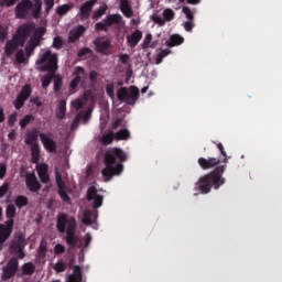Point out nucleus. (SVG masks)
I'll list each match as a JSON object with an SVG mask.
<instances>
[{"label": "nucleus", "instance_id": "4468645a", "mask_svg": "<svg viewBox=\"0 0 282 282\" xmlns=\"http://www.w3.org/2000/svg\"><path fill=\"white\" fill-rule=\"evenodd\" d=\"M12 235V221H4V225H0V251L3 250V243Z\"/></svg>", "mask_w": 282, "mask_h": 282}, {"label": "nucleus", "instance_id": "3c124183", "mask_svg": "<svg viewBox=\"0 0 282 282\" xmlns=\"http://www.w3.org/2000/svg\"><path fill=\"white\" fill-rule=\"evenodd\" d=\"M93 53V50H90L89 47H83L77 52V56L84 58L87 55H91Z\"/></svg>", "mask_w": 282, "mask_h": 282}, {"label": "nucleus", "instance_id": "f257e3e1", "mask_svg": "<svg viewBox=\"0 0 282 282\" xmlns=\"http://www.w3.org/2000/svg\"><path fill=\"white\" fill-rule=\"evenodd\" d=\"M56 230L58 234H66L65 242L70 249L78 247L79 237L76 235V218L66 213H59L56 217Z\"/></svg>", "mask_w": 282, "mask_h": 282}, {"label": "nucleus", "instance_id": "a19ab883", "mask_svg": "<svg viewBox=\"0 0 282 282\" xmlns=\"http://www.w3.org/2000/svg\"><path fill=\"white\" fill-rule=\"evenodd\" d=\"M163 19L166 21V22H171L172 20L175 19V12L174 10L172 9H165L163 11Z\"/></svg>", "mask_w": 282, "mask_h": 282}, {"label": "nucleus", "instance_id": "c03bdc74", "mask_svg": "<svg viewBox=\"0 0 282 282\" xmlns=\"http://www.w3.org/2000/svg\"><path fill=\"white\" fill-rule=\"evenodd\" d=\"M64 40L61 36H55L53 39V47L56 50H62L64 47Z\"/></svg>", "mask_w": 282, "mask_h": 282}, {"label": "nucleus", "instance_id": "9d476101", "mask_svg": "<svg viewBox=\"0 0 282 282\" xmlns=\"http://www.w3.org/2000/svg\"><path fill=\"white\" fill-rule=\"evenodd\" d=\"M34 30H35L34 23H23L17 29V32L13 36L15 37V40L20 42L21 47L25 45L28 39L31 36Z\"/></svg>", "mask_w": 282, "mask_h": 282}, {"label": "nucleus", "instance_id": "5701e85b", "mask_svg": "<svg viewBox=\"0 0 282 282\" xmlns=\"http://www.w3.org/2000/svg\"><path fill=\"white\" fill-rule=\"evenodd\" d=\"M73 75L75 77L72 79V82L69 84V87L72 89H76L78 87V85L80 84V82H82V76L80 75H86V70H85L84 67L78 66V67L75 68V72L73 73Z\"/></svg>", "mask_w": 282, "mask_h": 282}, {"label": "nucleus", "instance_id": "de8ad7c7", "mask_svg": "<svg viewBox=\"0 0 282 282\" xmlns=\"http://www.w3.org/2000/svg\"><path fill=\"white\" fill-rule=\"evenodd\" d=\"M44 2V11L46 14H50L51 10L55 6V0H43Z\"/></svg>", "mask_w": 282, "mask_h": 282}, {"label": "nucleus", "instance_id": "ea45409f", "mask_svg": "<svg viewBox=\"0 0 282 282\" xmlns=\"http://www.w3.org/2000/svg\"><path fill=\"white\" fill-rule=\"evenodd\" d=\"M107 10H108L107 4L100 6L96 11H94L93 19L101 18L104 14H106Z\"/></svg>", "mask_w": 282, "mask_h": 282}, {"label": "nucleus", "instance_id": "a878e982", "mask_svg": "<svg viewBox=\"0 0 282 282\" xmlns=\"http://www.w3.org/2000/svg\"><path fill=\"white\" fill-rule=\"evenodd\" d=\"M26 188L31 193H37L41 189V183L37 181L36 177H26L25 178Z\"/></svg>", "mask_w": 282, "mask_h": 282}, {"label": "nucleus", "instance_id": "6e6d98bb", "mask_svg": "<svg viewBox=\"0 0 282 282\" xmlns=\"http://www.w3.org/2000/svg\"><path fill=\"white\" fill-rule=\"evenodd\" d=\"M182 11H183V13L186 15V18H187L189 21H193V20L195 19L194 13L192 12L191 8H188V7H183Z\"/></svg>", "mask_w": 282, "mask_h": 282}, {"label": "nucleus", "instance_id": "2eb2a0df", "mask_svg": "<svg viewBox=\"0 0 282 282\" xmlns=\"http://www.w3.org/2000/svg\"><path fill=\"white\" fill-rule=\"evenodd\" d=\"M93 43L96 46V52L105 55H108L112 47L111 41L110 40L104 41L102 37L95 39Z\"/></svg>", "mask_w": 282, "mask_h": 282}, {"label": "nucleus", "instance_id": "338daca9", "mask_svg": "<svg viewBox=\"0 0 282 282\" xmlns=\"http://www.w3.org/2000/svg\"><path fill=\"white\" fill-rule=\"evenodd\" d=\"M122 121H123V119H121V118H117L116 120H113L111 129L117 130L118 128H120L122 124Z\"/></svg>", "mask_w": 282, "mask_h": 282}, {"label": "nucleus", "instance_id": "cd10ccee", "mask_svg": "<svg viewBox=\"0 0 282 282\" xmlns=\"http://www.w3.org/2000/svg\"><path fill=\"white\" fill-rule=\"evenodd\" d=\"M31 149V162L32 164H39L40 158H41V148L39 143H35L33 145H30Z\"/></svg>", "mask_w": 282, "mask_h": 282}, {"label": "nucleus", "instance_id": "864d4df0", "mask_svg": "<svg viewBox=\"0 0 282 282\" xmlns=\"http://www.w3.org/2000/svg\"><path fill=\"white\" fill-rule=\"evenodd\" d=\"M17 121H18V112H13V113L9 115V117H8V126L9 127H14Z\"/></svg>", "mask_w": 282, "mask_h": 282}, {"label": "nucleus", "instance_id": "a18cd8bd", "mask_svg": "<svg viewBox=\"0 0 282 282\" xmlns=\"http://www.w3.org/2000/svg\"><path fill=\"white\" fill-rule=\"evenodd\" d=\"M169 54H171L170 50L161 51L156 56L155 64L160 65L163 62L164 57H166Z\"/></svg>", "mask_w": 282, "mask_h": 282}, {"label": "nucleus", "instance_id": "4d7b16f0", "mask_svg": "<svg viewBox=\"0 0 282 282\" xmlns=\"http://www.w3.org/2000/svg\"><path fill=\"white\" fill-rule=\"evenodd\" d=\"M28 44L31 45L33 48H36L37 46L41 45V40L32 35Z\"/></svg>", "mask_w": 282, "mask_h": 282}, {"label": "nucleus", "instance_id": "a211bd4d", "mask_svg": "<svg viewBox=\"0 0 282 282\" xmlns=\"http://www.w3.org/2000/svg\"><path fill=\"white\" fill-rule=\"evenodd\" d=\"M55 181L57 186V195H59L62 202H64V204H72V199L69 195L66 193L63 177H56Z\"/></svg>", "mask_w": 282, "mask_h": 282}, {"label": "nucleus", "instance_id": "6e6552de", "mask_svg": "<svg viewBox=\"0 0 282 282\" xmlns=\"http://www.w3.org/2000/svg\"><path fill=\"white\" fill-rule=\"evenodd\" d=\"M26 245L25 235L19 234L14 236L13 240L9 243L10 253L15 254L19 260H23L25 258L24 249Z\"/></svg>", "mask_w": 282, "mask_h": 282}, {"label": "nucleus", "instance_id": "39448f33", "mask_svg": "<svg viewBox=\"0 0 282 282\" xmlns=\"http://www.w3.org/2000/svg\"><path fill=\"white\" fill-rule=\"evenodd\" d=\"M197 162L203 171L214 169L208 175H204V177H223L227 171V165H219L221 164V160L217 158H199Z\"/></svg>", "mask_w": 282, "mask_h": 282}, {"label": "nucleus", "instance_id": "473e14b6", "mask_svg": "<svg viewBox=\"0 0 282 282\" xmlns=\"http://www.w3.org/2000/svg\"><path fill=\"white\" fill-rule=\"evenodd\" d=\"M93 216L97 217V212L93 214L90 210H85L83 213L82 224L85 226H90L93 224Z\"/></svg>", "mask_w": 282, "mask_h": 282}, {"label": "nucleus", "instance_id": "58836bf2", "mask_svg": "<svg viewBox=\"0 0 282 282\" xmlns=\"http://www.w3.org/2000/svg\"><path fill=\"white\" fill-rule=\"evenodd\" d=\"M53 82H54V86H53L54 93L58 94L62 90L63 78L59 75L55 74Z\"/></svg>", "mask_w": 282, "mask_h": 282}, {"label": "nucleus", "instance_id": "72a5a7b5", "mask_svg": "<svg viewBox=\"0 0 282 282\" xmlns=\"http://www.w3.org/2000/svg\"><path fill=\"white\" fill-rule=\"evenodd\" d=\"M36 173L39 177H47L48 165L46 163H36Z\"/></svg>", "mask_w": 282, "mask_h": 282}, {"label": "nucleus", "instance_id": "c85d7f7f", "mask_svg": "<svg viewBox=\"0 0 282 282\" xmlns=\"http://www.w3.org/2000/svg\"><path fill=\"white\" fill-rule=\"evenodd\" d=\"M74 8L75 6L73 3H65L59 7H56L55 12L59 18H62L68 14Z\"/></svg>", "mask_w": 282, "mask_h": 282}, {"label": "nucleus", "instance_id": "0eeeda50", "mask_svg": "<svg viewBox=\"0 0 282 282\" xmlns=\"http://www.w3.org/2000/svg\"><path fill=\"white\" fill-rule=\"evenodd\" d=\"M221 184H224L221 177H200L195 185V191L207 195V193H210L212 188H219Z\"/></svg>", "mask_w": 282, "mask_h": 282}, {"label": "nucleus", "instance_id": "bb28decb", "mask_svg": "<svg viewBox=\"0 0 282 282\" xmlns=\"http://www.w3.org/2000/svg\"><path fill=\"white\" fill-rule=\"evenodd\" d=\"M119 9L126 18H132L134 14L128 0H120Z\"/></svg>", "mask_w": 282, "mask_h": 282}, {"label": "nucleus", "instance_id": "774afa93", "mask_svg": "<svg viewBox=\"0 0 282 282\" xmlns=\"http://www.w3.org/2000/svg\"><path fill=\"white\" fill-rule=\"evenodd\" d=\"M72 106L74 107V109L79 110L84 107V102L82 100L77 99L72 102Z\"/></svg>", "mask_w": 282, "mask_h": 282}, {"label": "nucleus", "instance_id": "412c9836", "mask_svg": "<svg viewBox=\"0 0 282 282\" xmlns=\"http://www.w3.org/2000/svg\"><path fill=\"white\" fill-rule=\"evenodd\" d=\"M85 32L86 28L84 25H78L76 29L70 30L68 33V43H75L84 35Z\"/></svg>", "mask_w": 282, "mask_h": 282}, {"label": "nucleus", "instance_id": "e433bc0d", "mask_svg": "<svg viewBox=\"0 0 282 282\" xmlns=\"http://www.w3.org/2000/svg\"><path fill=\"white\" fill-rule=\"evenodd\" d=\"M55 273H64L67 270V264L63 260H57V263L53 265Z\"/></svg>", "mask_w": 282, "mask_h": 282}, {"label": "nucleus", "instance_id": "f03ea898", "mask_svg": "<svg viewBox=\"0 0 282 282\" xmlns=\"http://www.w3.org/2000/svg\"><path fill=\"white\" fill-rule=\"evenodd\" d=\"M128 156L122 149L113 148L112 150L107 151L104 158L106 167L101 170L102 177H115L116 175H121L124 171V165L122 163L116 164V162H126Z\"/></svg>", "mask_w": 282, "mask_h": 282}, {"label": "nucleus", "instance_id": "4be33fe9", "mask_svg": "<svg viewBox=\"0 0 282 282\" xmlns=\"http://www.w3.org/2000/svg\"><path fill=\"white\" fill-rule=\"evenodd\" d=\"M24 144H26L28 147L39 144V130L37 129H32V130L26 131Z\"/></svg>", "mask_w": 282, "mask_h": 282}, {"label": "nucleus", "instance_id": "09e8293b", "mask_svg": "<svg viewBox=\"0 0 282 282\" xmlns=\"http://www.w3.org/2000/svg\"><path fill=\"white\" fill-rule=\"evenodd\" d=\"M66 252V247L62 243H56L54 246V254L55 256H62Z\"/></svg>", "mask_w": 282, "mask_h": 282}, {"label": "nucleus", "instance_id": "dca6fc26", "mask_svg": "<svg viewBox=\"0 0 282 282\" xmlns=\"http://www.w3.org/2000/svg\"><path fill=\"white\" fill-rule=\"evenodd\" d=\"M42 145L47 153H57V143L45 133H39Z\"/></svg>", "mask_w": 282, "mask_h": 282}, {"label": "nucleus", "instance_id": "f8f14e48", "mask_svg": "<svg viewBox=\"0 0 282 282\" xmlns=\"http://www.w3.org/2000/svg\"><path fill=\"white\" fill-rule=\"evenodd\" d=\"M32 91L33 89L30 84H26L21 88L17 98L13 100V106L17 110H20L21 108L24 107L25 101L31 97Z\"/></svg>", "mask_w": 282, "mask_h": 282}, {"label": "nucleus", "instance_id": "4c0bfd02", "mask_svg": "<svg viewBox=\"0 0 282 282\" xmlns=\"http://www.w3.org/2000/svg\"><path fill=\"white\" fill-rule=\"evenodd\" d=\"M130 137H131V133L128 129H122L115 133L116 140H128Z\"/></svg>", "mask_w": 282, "mask_h": 282}, {"label": "nucleus", "instance_id": "e2e57ef3", "mask_svg": "<svg viewBox=\"0 0 282 282\" xmlns=\"http://www.w3.org/2000/svg\"><path fill=\"white\" fill-rule=\"evenodd\" d=\"M98 76H99V75H98L97 72H95V70L89 72L88 77H89L90 83H91V84H96V83H97V79H98Z\"/></svg>", "mask_w": 282, "mask_h": 282}, {"label": "nucleus", "instance_id": "ddd939ff", "mask_svg": "<svg viewBox=\"0 0 282 282\" xmlns=\"http://www.w3.org/2000/svg\"><path fill=\"white\" fill-rule=\"evenodd\" d=\"M86 197L88 202H93V208H100L104 204V196L98 194V191L95 186L88 187L86 192Z\"/></svg>", "mask_w": 282, "mask_h": 282}, {"label": "nucleus", "instance_id": "0e129e2a", "mask_svg": "<svg viewBox=\"0 0 282 282\" xmlns=\"http://www.w3.org/2000/svg\"><path fill=\"white\" fill-rule=\"evenodd\" d=\"M79 122H80V115L76 116V117L74 118V120L72 121L70 130L77 129L78 126H79Z\"/></svg>", "mask_w": 282, "mask_h": 282}, {"label": "nucleus", "instance_id": "69168bd1", "mask_svg": "<svg viewBox=\"0 0 282 282\" xmlns=\"http://www.w3.org/2000/svg\"><path fill=\"white\" fill-rule=\"evenodd\" d=\"M8 36V31L7 29L0 24V41H4Z\"/></svg>", "mask_w": 282, "mask_h": 282}, {"label": "nucleus", "instance_id": "1a4fd4ad", "mask_svg": "<svg viewBox=\"0 0 282 282\" xmlns=\"http://www.w3.org/2000/svg\"><path fill=\"white\" fill-rule=\"evenodd\" d=\"M123 22V17L119 13L108 14L101 22L95 24L96 32H108L112 25H120Z\"/></svg>", "mask_w": 282, "mask_h": 282}, {"label": "nucleus", "instance_id": "9b49d317", "mask_svg": "<svg viewBox=\"0 0 282 282\" xmlns=\"http://www.w3.org/2000/svg\"><path fill=\"white\" fill-rule=\"evenodd\" d=\"M19 260H20V258L12 257L9 259L6 267L2 268L1 279L3 281H9L17 275L18 270H19Z\"/></svg>", "mask_w": 282, "mask_h": 282}, {"label": "nucleus", "instance_id": "f704fd0d", "mask_svg": "<svg viewBox=\"0 0 282 282\" xmlns=\"http://www.w3.org/2000/svg\"><path fill=\"white\" fill-rule=\"evenodd\" d=\"M28 204L29 198L26 196L19 195L14 199V205L17 206V208H24V206H26Z\"/></svg>", "mask_w": 282, "mask_h": 282}, {"label": "nucleus", "instance_id": "13d9d810", "mask_svg": "<svg viewBox=\"0 0 282 282\" xmlns=\"http://www.w3.org/2000/svg\"><path fill=\"white\" fill-rule=\"evenodd\" d=\"M18 1L20 0H0V7L3 8V7H13Z\"/></svg>", "mask_w": 282, "mask_h": 282}, {"label": "nucleus", "instance_id": "b1692460", "mask_svg": "<svg viewBox=\"0 0 282 282\" xmlns=\"http://www.w3.org/2000/svg\"><path fill=\"white\" fill-rule=\"evenodd\" d=\"M66 282H84L83 270L79 265L73 267V273L67 275Z\"/></svg>", "mask_w": 282, "mask_h": 282}, {"label": "nucleus", "instance_id": "052dcab7", "mask_svg": "<svg viewBox=\"0 0 282 282\" xmlns=\"http://www.w3.org/2000/svg\"><path fill=\"white\" fill-rule=\"evenodd\" d=\"M8 191H9V183L4 182L0 186V199H1V197H4V195H7Z\"/></svg>", "mask_w": 282, "mask_h": 282}, {"label": "nucleus", "instance_id": "7ed1b4c3", "mask_svg": "<svg viewBox=\"0 0 282 282\" xmlns=\"http://www.w3.org/2000/svg\"><path fill=\"white\" fill-rule=\"evenodd\" d=\"M35 64L42 65V72H47L46 75L41 77V86L43 89H46L52 84L58 69V55L53 54L52 51L47 50L37 57Z\"/></svg>", "mask_w": 282, "mask_h": 282}, {"label": "nucleus", "instance_id": "603ef678", "mask_svg": "<svg viewBox=\"0 0 282 282\" xmlns=\"http://www.w3.org/2000/svg\"><path fill=\"white\" fill-rule=\"evenodd\" d=\"M153 35L151 33H148L142 42V48L145 50L150 47L152 42Z\"/></svg>", "mask_w": 282, "mask_h": 282}, {"label": "nucleus", "instance_id": "2f4dec72", "mask_svg": "<svg viewBox=\"0 0 282 282\" xmlns=\"http://www.w3.org/2000/svg\"><path fill=\"white\" fill-rule=\"evenodd\" d=\"M67 102L66 100H59L58 101V109L56 110V118L59 120L65 119L66 117V110H67Z\"/></svg>", "mask_w": 282, "mask_h": 282}, {"label": "nucleus", "instance_id": "20e7f679", "mask_svg": "<svg viewBox=\"0 0 282 282\" xmlns=\"http://www.w3.org/2000/svg\"><path fill=\"white\" fill-rule=\"evenodd\" d=\"M42 6V0H21L14 8V15L20 20L28 19L31 14L34 19H40Z\"/></svg>", "mask_w": 282, "mask_h": 282}, {"label": "nucleus", "instance_id": "5fc2aeb1", "mask_svg": "<svg viewBox=\"0 0 282 282\" xmlns=\"http://www.w3.org/2000/svg\"><path fill=\"white\" fill-rule=\"evenodd\" d=\"M151 20L155 23L159 24L160 26H164L166 23V20L164 18H161L159 15H152Z\"/></svg>", "mask_w": 282, "mask_h": 282}, {"label": "nucleus", "instance_id": "8fccbe9b", "mask_svg": "<svg viewBox=\"0 0 282 282\" xmlns=\"http://www.w3.org/2000/svg\"><path fill=\"white\" fill-rule=\"evenodd\" d=\"M217 149L218 151L221 153L223 158H224V164H228V153L225 150V147L223 143H218L217 144Z\"/></svg>", "mask_w": 282, "mask_h": 282}, {"label": "nucleus", "instance_id": "49530a36", "mask_svg": "<svg viewBox=\"0 0 282 282\" xmlns=\"http://www.w3.org/2000/svg\"><path fill=\"white\" fill-rule=\"evenodd\" d=\"M34 33H33V37L37 39V40H42V37L45 35L46 30L44 28H34Z\"/></svg>", "mask_w": 282, "mask_h": 282}, {"label": "nucleus", "instance_id": "bf43d9fd", "mask_svg": "<svg viewBox=\"0 0 282 282\" xmlns=\"http://www.w3.org/2000/svg\"><path fill=\"white\" fill-rule=\"evenodd\" d=\"M37 253H39V256H41V257H45V256H46V253H47V247H46V245H45L44 242H41V243L39 245Z\"/></svg>", "mask_w": 282, "mask_h": 282}, {"label": "nucleus", "instance_id": "c756f323", "mask_svg": "<svg viewBox=\"0 0 282 282\" xmlns=\"http://www.w3.org/2000/svg\"><path fill=\"white\" fill-rule=\"evenodd\" d=\"M35 264L32 262L23 263L21 267V272L23 276H32L35 273Z\"/></svg>", "mask_w": 282, "mask_h": 282}, {"label": "nucleus", "instance_id": "79ce46f5", "mask_svg": "<svg viewBox=\"0 0 282 282\" xmlns=\"http://www.w3.org/2000/svg\"><path fill=\"white\" fill-rule=\"evenodd\" d=\"M14 57H15V62H17L18 64H24V63L26 62L25 54H24V51H23V50H18V51L15 52Z\"/></svg>", "mask_w": 282, "mask_h": 282}, {"label": "nucleus", "instance_id": "aec40b11", "mask_svg": "<svg viewBox=\"0 0 282 282\" xmlns=\"http://www.w3.org/2000/svg\"><path fill=\"white\" fill-rule=\"evenodd\" d=\"M143 39V33L140 30H135L130 35H127V44L131 48H134Z\"/></svg>", "mask_w": 282, "mask_h": 282}, {"label": "nucleus", "instance_id": "f3484780", "mask_svg": "<svg viewBox=\"0 0 282 282\" xmlns=\"http://www.w3.org/2000/svg\"><path fill=\"white\" fill-rule=\"evenodd\" d=\"M98 2V0H89L85 3H83L79 8V19L82 21H85L89 19L91 11L95 7V4Z\"/></svg>", "mask_w": 282, "mask_h": 282}, {"label": "nucleus", "instance_id": "423d86ee", "mask_svg": "<svg viewBox=\"0 0 282 282\" xmlns=\"http://www.w3.org/2000/svg\"><path fill=\"white\" fill-rule=\"evenodd\" d=\"M140 98V89L135 86L121 87L117 90V99L119 101H124L130 106H134L138 99Z\"/></svg>", "mask_w": 282, "mask_h": 282}, {"label": "nucleus", "instance_id": "393cba45", "mask_svg": "<svg viewBox=\"0 0 282 282\" xmlns=\"http://www.w3.org/2000/svg\"><path fill=\"white\" fill-rule=\"evenodd\" d=\"M17 216V208L14 205L10 204L6 207V223H11V232H13L14 218Z\"/></svg>", "mask_w": 282, "mask_h": 282}, {"label": "nucleus", "instance_id": "680f3d73", "mask_svg": "<svg viewBox=\"0 0 282 282\" xmlns=\"http://www.w3.org/2000/svg\"><path fill=\"white\" fill-rule=\"evenodd\" d=\"M34 51H35V47H33L26 43V45L24 47L26 57H31L34 54Z\"/></svg>", "mask_w": 282, "mask_h": 282}, {"label": "nucleus", "instance_id": "37998d69", "mask_svg": "<svg viewBox=\"0 0 282 282\" xmlns=\"http://www.w3.org/2000/svg\"><path fill=\"white\" fill-rule=\"evenodd\" d=\"M113 139H115V133L113 132H109V133L104 134L101 137V142H102V144H112Z\"/></svg>", "mask_w": 282, "mask_h": 282}, {"label": "nucleus", "instance_id": "7c9ffc66", "mask_svg": "<svg viewBox=\"0 0 282 282\" xmlns=\"http://www.w3.org/2000/svg\"><path fill=\"white\" fill-rule=\"evenodd\" d=\"M185 39L180 34H173L170 36V41L166 42V45L170 47H174L177 45H182L184 43Z\"/></svg>", "mask_w": 282, "mask_h": 282}, {"label": "nucleus", "instance_id": "c9c22d12", "mask_svg": "<svg viewBox=\"0 0 282 282\" xmlns=\"http://www.w3.org/2000/svg\"><path fill=\"white\" fill-rule=\"evenodd\" d=\"M34 120H35L34 116L25 115L21 120H19V126L21 130L25 129L28 124H30Z\"/></svg>", "mask_w": 282, "mask_h": 282}, {"label": "nucleus", "instance_id": "6ab92c4d", "mask_svg": "<svg viewBox=\"0 0 282 282\" xmlns=\"http://www.w3.org/2000/svg\"><path fill=\"white\" fill-rule=\"evenodd\" d=\"M21 46V42L18 41L14 36L12 37V41H7L4 45V54L7 57H11L14 52Z\"/></svg>", "mask_w": 282, "mask_h": 282}]
</instances>
